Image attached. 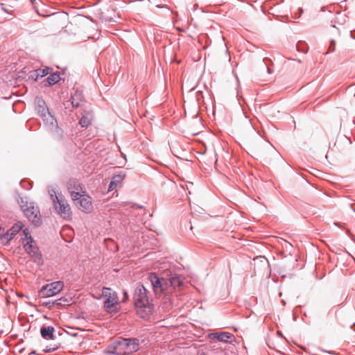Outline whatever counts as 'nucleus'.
<instances>
[{"instance_id": "f8f14e48", "label": "nucleus", "mask_w": 355, "mask_h": 355, "mask_svg": "<svg viewBox=\"0 0 355 355\" xmlns=\"http://www.w3.org/2000/svg\"><path fill=\"white\" fill-rule=\"evenodd\" d=\"M209 338L223 343H232L234 340V335L229 332L212 333L209 334Z\"/></svg>"}, {"instance_id": "a211bd4d", "label": "nucleus", "mask_w": 355, "mask_h": 355, "mask_svg": "<svg viewBox=\"0 0 355 355\" xmlns=\"http://www.w3.org/2000/svg\"><path fill=\"white\" fill-rule=\"evenodd\" d=\"M39 102H42V104H43L42 105H40L39 112H42L41 116H42L44 117H46V114L49 115V113L48 110L46 109V107L44 106V101H39Z\"/></svg>"}, {"instance_id": "dca6fc26", "label": "nucleus", "mask_w": 355, "mask_h": 355, "mask_svg": "<svg viewBox=\"0 0 355 355\" xmlns=\"http://www.w3.org/2000/svg\"><path fill=\"white\" fill-rule=\"evenodd\" d=\"M91 121L92 115L89 114H87L81 117L79 121V124L83 128H87L90 125Z\"/></svg>"}, {"instance_id": "a878e982", "label": "nucleus", "mask_w": 355, "mask_h": 355, "mask_svg": "<svg viewBox=\"0 0 355 355\" xmlns=\"http://www.w3.org/2000/svg\"><path fill=\"white\" fill-rule=\"evenodd\" d=\"M200 355H206L205 353H202Z\"/></svg>"}, {"instance_id": "f257e3e1", "label": "nucleus", "mask_w": 355, "mask_h": 355, "mask_svg": "<svg viewBox=\"0 0 355 355\" xmlns=\"http://www.w3.org/2000/svg\"><path fill=\"white\" fill-rule=\"evenodd\" d=\"M134 302L137 313L141 317H146L153 311L148 292L143 285H139L134 293Z\"/></svg>"}, {"instance_id": "39448f33", "label": "nucleus", "mask_w": 355, "mask_h": 355, "mask_svg": "<svg viewBox=\"0 0 355 355\" xmlns=\"http://www.w3.org/2000/svg\"><path fill=\"white\" fill-rule=\"evenodd\" d=\"M248 128L250 132L252 133L254 136V139H246L245 141V144L243 145L246 148L247 150L249 153L251 154L253 157H259L263 153V146L262 144H259L257 141L259 137H257L255 131L254 130L252 126L249 123Z\"/></svg>"}, {"instance_id": "b1692460", "label": "nucleus", "mask_w": 355, "mask_h": 355, "mask_svg": "<svg viewBox=\"0 0 355 355\" xmlns=\"http://www.w3.org/2000/svg\"><path fill=\"white\" fill-rule=\"evenodd\" d=\"M128 293L127 291H124L123 293V302H125L126 300H128Z\"/></svg>"}, {"instance_id": "2eb2a0df", "label": "nucleus", "mask_w": 355, "mask_h": 355, "mask_svg": "<svg viewBox=\"0 0 355 355\" xmlns=\"http://www.w3.org/2000/svg\"><path fill=\"white\" fill-rule=\"evenodd\" d=\"M123 176L121 175H116L112 178V180L109 186V190L114 189L118 184L121 183L123 180Z\"/></svg>"}, {"instance_id": "aec40b11", "label": "nucleus", "mask_w": 355, "mask_h": 355, "mask_svg": "<svg viewBox=\"0 0 355 355\" xmlns=\"http://www.w3.org/2000/svg\"><path fill=\"white\" fill-rule=\"evenodd\" d=\"M37 76H40L41 77H43L48 74V72L46 69H39L37 71Z\"/></svg>"}, {"instance_id": "4468645a", "label": "nucleus", "mask_w": 355, "mask_h": 355, "mask_svg": "<svg viewBox=\"0 0 355 355\" xmlns=\"http://www.w3.org/2000/svg\"><path fill=\"white\" fill-rule=\"evenodd\" d=\"M169 281H170L171 285L173 288H176V287H180L182 286V282H183V279L180 276L173 275L170 277Z\"/></svg>"}, {"instance_id": "20e7f679", "label": "nucleus", "mask_w": 355, "mask_h": 355, "mask_svg": "<svg viewBox=\"0 0 355 355\" xmlns=\"http://www.w3.org/2000/svg\"><path fill=\"white\" fill-rule=\"evenodd\" d=\"M102 296L105 298L104 307L107 312L116 313L119 311V298L116 292L110 288L104 287Z\"/></svg>"}, {"instance_id": "1a4fd4ad", "label": "nucleus", "mask_w": 355, "mask_h": 355, "mask_svg": "<svg viewBox=\"0 0 355 355\" xmlns=\"http://www.w3.org/2000/svg\"><path fill=\"white\" fill-rule=\"evenodd\" d=\"M67 189L73 201L79 200V196L85 193L80 184L75 179H71L67 182Z\"/></svg>"}, {"instance_id": "393cba45", "label": "nucleus", "mask_w": 355, "mask_h": 355, "mask_svg": "<svg viewBox=\"0 0 355 355\" xmlns=\"http://www.w3.org/2000/svg\"><path fill=\"white\" fill-rule=\"evenodd\" d=\"M54 303L56 304H60V303L57 302V301H55Z\"/></svg>"}, {"instance_id": "ddd939ff", "label": "nucleus", "mask_w": 355, "mask_h": 355, "mask_svg": "<svg viewBox=\"0 0 355 355\" xmlns=\"http://www.w3.org/2000/svg\"><path fill=\"white\" fill-rule=\"evenodd\" d=\"M54 328L53 327H43L41 328V335L44 339H53Z\"/></svg>"}, {"instance_id": "6ab92c4d", "label": "nucleus", "mask_w": 355, "mask_h": 355, "mask_svg": "<svg viewBox=\"0 0 355 355\" xmlns=\"http://www.w3.org/2000/svg\"><path fill=\"white\" fill-rule=\"evenodd\" d=\"M60 344H55L53 345V347H46L45 349H43V352H45V353H49V352H53L56 349H58V348H60Z\"/></svg>"}, {"instance_id": "f03ea898", "label": "nucleus", "mask_w": 355, "mask_h": 355, "mask_svg": "<svg viewBox=\"0 0 355 355\" xmlns=\"http://www.w3.org/2000/svg\"><path fill=\"white\" fill-rule=\"evenodd\" d=\"M139 349V342L135 338L121 339L113 342L105 349V353L116 355L128 354Z\"/></svg>"}, {"instance_id": "423d86ee", "label": "nucleus", "mask_w": 355, "mask_h": 355, "mask_svg": "<svg viewBox=\"0 0 355 355\" xmlns=\"http://www.w3.org/2000/svg\"><path fill=\"white\" fill-rule=\"evenodd\" d=\"M53 207L62 218L67 219L71 218V207L65 199L59 198L58 196H55V198H53Z\"/></svg>"}, {"instance_id": "0eeeda50", "label": "nucleus", "mask_w": 355, "mask_h": 355, "mask_svg": "<svg viewBox=\"0 0 355 355\" xmlns=\"http://www.w3.org/2000/svg\"><path fill=\"white\" fill-rule=\"evenodd\" d=\"M64 288V283L61 281L54 282L43 286L40 294L43 297H50L58 294Z\"/></svg>"}, {"instance_id": "9b49d317", "label": "nucleus", "mask_w": 355, "mask_h": 355, "mask_svg": "<svg viewBox=\"0 0 355 355\" xmlns=\"http://www.w3.org/2000/svg\"><path fill=\"white\" fill-rule=\"evenodd\" d=\"M148 279L150 282L156 295L161 294L164 291L166 283L164 279L159 278L155 274L151 273L148 275Z\"/></svg>"}, {"instance_id": "5701e85b", "label": "nucleus", "mask_w": 355, "mask_h": 355, "mask_svg": "<svg viewBox=\"0 0 355 355\" xmlns=\"http://www.w3.org/2000/svg\"><path fill=\"white\" fill-rule=\"evenodd\" d=\"M168 302L169 303V304L166 306L167 309H168V308L171 306V300L168 298H166L164 304H166Z\"/></svg>"}, {"instance_id": "7ed1b4c3", "label": "nucleus", "mask_w": 355, "mask_h": 355, "mask_svg": "<svg viewBox=\"0 0 355 355\" xmlns=\"http://www.w3.org/2000/svg\"><path fill=\"white\" fill-rule=\"evenodd\" d=\"M20 207L26 216L35 225L41 223V216L37 207H35L34 203L28 202L26 199L21 198L19 201Z\"/></svg>"}, {"instance_id": "4be33fe9", "label": "nucleus", "mask_w": 355, "mask_h": 355, "mask_svg": "<svg viewBox=\"0 0 355 355\" xmlns=\"http://www.w3.org/2000/svg\"><path fill=\"white\" fill-rule=\"evenodd\" d=\"M49 193H50L52 202H53V198H55V196H57L55 195V191L54 190H51V191H49Z\"/></svg>"}, {"instance_id": "9d476101", "label": "nucleus", "mask_w": 355, "mask_h": 355, "mask_svg": "<svg viewBox=\"0 0 355 355\" xmlns=\"http://www.w3.org/2000/svg\"><path fill=\"white\" fill-rule=\"evenodd\" d=\"M74 202L76 205L84 212L90 213L93 210L92 198L85 193L81 194L79 200Z\"/></svg>"}, {"instance_id": "f3484780", "label": "nucleus", "mask_w": 355, "mask_h": 355, "mask_svg": "<svg viewBox=\"0 0 355 355\" xmlns=\"http://www.w3.org/2000/svg\"><path fill=\"white\" fill-rule=\"evenodd\" d=\"M60 80V75L57 73H53L46 78V81L49 85H54Z\"/></svg>"}, {"instance_id": "412c9836", "label": "nucleus", "mask_w": 355, "mask_h": 355, "mask_svg": "<svg viewBox=\"0 0 355 355\" xmlns=\"http://www.w3.org/2000/svg\"><path fill=\"white\" fill-rule=\"evenodd\" d=\"M71 103H72L73 106H75V107H78L79 106V102H76L75 101V96H73L71 98Z\"/></svg>"}, {"instance_id": "6e6552de", "label": "nucleus", "mask_w": 355, "mask_h": 355, "mask_svg": "<svg viewBox=\"0 0 355 355\" xmlns=\"http://www.w3.org/2000/svg\"><path fill=\"white\" fill-rule=\"evenodd\" d=\"M23 234L24 238L22 239V242L26 252L32 257L37 255L38 248L28 230L27 229L24 230Z\"/></svg>"}]
</instances>
